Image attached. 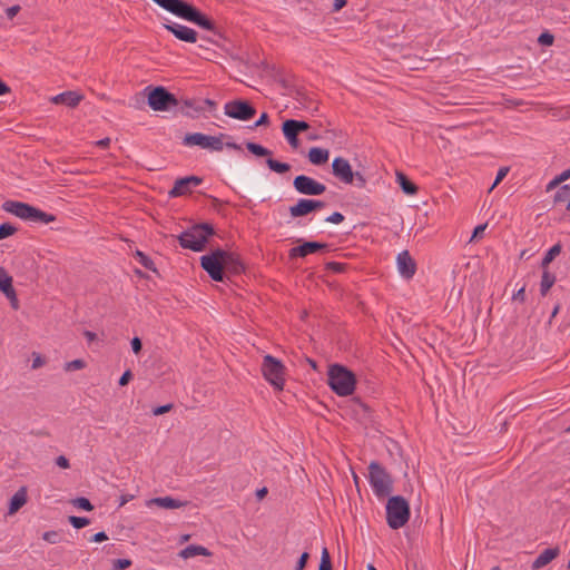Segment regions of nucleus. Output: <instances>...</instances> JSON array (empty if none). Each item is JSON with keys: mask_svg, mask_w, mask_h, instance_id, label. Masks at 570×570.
Masks as SVG:
<instances>
[{"mask_svg": "<svg viewBox=\"0 0 570 570\" xmlns=\"http://www.w3.org/2000/svg\"><path fill=\"white\" fill-rule=\"evenodd\" d=\"M200 266L215 282H224L227 275L236 276L245 271V265L238 254L222 248L203 255Z\"/></svg>", "mask_w": 570, "mask_h": 570, "instance_id": "nucleus-1", "label": "nucleus"}, {"mask_svg": "<svg viewBox=\"0 0 570 570\" xmlns=\"http://www.w3.org/2000/svg\"><path fill=\"white\" fill-rule=\"evenodd\" d=\"M163 9L168 12L185 19L189 22L195 23L196 26L213 32V35L223 38L219 29L216 27L215 22L200 12L196 7L185 0H153Z\"/></svg>", "mask_w": 570, "mask_h": 570, "instance_id": "nucleus-2", "label": "nucleus"}, {"mask_svg": "<svg viewBox=\"0 0 570 570\" xmlns=\"http://www.w3.org/2000/svg\"><path fill=\"white\" fill-rule=\"evenodd\" d=\"M2 209L16 217L30 223L49 224L57 220V216L43 212L32 205L18 200H6Z\"/></svg>", "mask_w": 570, "mask_h": 570, "instance_id": "nucleus-3", "label": "nucleus"}, {"mask_svg": "<svg viewBox=\"0 0 570 570\" xmlns=\"http://www.w3.org/2000/svg\"><path fill=\"white\" fill-rule=\"evenodd\" d=\"M214 234L215 229L212 224L200 223L184 230L177 239L183 248L202 252L206 248L208 238Z\"/></svg>", "mask_w": 570, "mask_h": 570, "instance_id": "nucleus-4", "label": "nucleus"}, {"mask_svg": "<svg viewBox=\"0 0 570 570\" xmlns=\"http://www.w3.org/2000/svg\"><path fill=\"white\" fill-rule=\"evenodd\" d=\"M327 383L337 395L348 396L355 390L356 379L347 367L341 364H332L328 367Z\"/></svg>", "mask_w": 570, "mask_h": 570, "instance_id": "nucleus-5", "label": "nucleus"}, {"mask_svg": "<svg viewBox=\"0 0 570 570\" xmlns=\"http://www.w3.org/2000/svg\"><path fill=\"white\" fill-rule=\"evenodd\" d=\"M409 502L401 495L391 497L386 503V521L391 529L396 530L406 524L410 519Z\"/></svg>", "mask_w": 570, "mask_h": 570, "instance_id": "nucleus-6", "label": "nucleus"}, {"mask_svg": "<svg viewBox=\"0 0 570 570\" xmlns=\"http://www.w3.org/2000/svg\"><path fill=\"white\" fill-rule=\"evenodd\" d=\"M368 481L379 498H384L393 491V480L386 470L376 461L368 465Z\"/></svg>", "mask_w": 570, "mask_h": 570, "instance_id": "nucleus-7", "label": "nucleus"}, {"mask_svg": "<svg viewBox=\"0 0 570 570\" xmlns=\"http://www.w3.org/2000/svg\"><path fill=\"white\" fill-rule=\"evenodd\" d=\"M147 104L154 111H168L178 106V99L163 86H148L145 88Z\"/></svg>", "mask_w": 570, "mask_h": 570, "instance_id": "nucleus-8", "label": "nucleus"}, {"mask_svg": "<svg viewBox=\"0 0 570 570\" xmlns=\"http://www.w3.org/2000/svg\"><path fill=\"white\" fill-rule=\"evenodd\" d=\"M333 175L342 183L355 185L358 188L366 186V179L360 171H353L351 164L343 157H335L332 163Z\"/></svg>", "mask_w": 570, "mask_h": 570, "instance_id": "nucleus-9", "label": "nucleus"}, {"mask_svg": "<svg viewBox=\"0 0 570 570\" xmlns=\"http://www.w3.org/2000/svg\"><path fill=\"white\" fill-rule=\"evenodd\" d=\"M262 374L265 380L274 386L275 390L282 391L284 389L285 366L276 357L269 354L264 356L262 363Z\"/></svg>", "mask_w": 570, "mask_h": 570, "instance_id": "nucleus-10", "label": "nucleus"}, {"mask_svg": "<svg viewBox=\"0 0 570 570\" xmlns=\"http://www.w3.org/2000/svg\"><path fill=\"white\" fill-rule=\"evenodd\" d=\"M227 137L225 134L218 136H208L202 132L186 134L183 138V144L188 147L198 146L203 149H210L213 151H222L224 148L223 139Z\"/></svg>", "mask_w": 570, "mask_h": 570, "instance_id": "nucleus-11", "label": "nucleus"}, {"mask_svg": "<svg viewBox=\"0 0 570 570\" xmlns=\"http://www.w3.org/2000/svg\"><path fill=\"white\" fill-rule=\"evenodd\" d=\"M224 114L233 119L247 121L255 117L256 108L248 100L234 99L225 104Z\"/></svg>", "mask_w": 570, "mask_h": 570, "instance_id": "nucleus-12", "label": "nucleus"}, {"mask_svg": "<svg viewBox=\"0 0 570 570\" xmlns=\"http://www.w3.org/2000/svg\"><path fill=\"white\" fill-rule=\"evenodd\" d=\"M246 148L249 153L257 157H267L266 165L272 171H275L277 174H285L291 170L289 164L282 163L279 160L272 158L271 156L273 153L268 148L252 141L246 142Z\"/></svg>", "mask_w": 570, "mask_h": 570, "instance_id": "nucleus-13", "label": "nucleus"}, {"mask_svg": "<svg viewBox=\"0 0 570 570\" xmlns=\"http://www.w3.org/2000/svg\"><path fill=\"white\" fill-rule=\"evenodd\" d=\"M294 189L302 195L320 196L325 193L326 186L306 175H298L293 180Z\"/></svg>", "mask_w": 570, "mask_h": 570, "instance_id": "nucleus-14", "label": "nucleus"}, {"mask_svg": "<svg viewBox=\"0 0 570 570\" xmlns=\"http://www.w3.org/2000/svg\"><path fill=\"white\" fill-rule=\"evenodd\" d=\"M326 206L325 202L313 198H301L297 203L289 207V215L293 218L306 216L315 210H320Z\"/></svg>", "mask_w": 570, "mask_h": 570, "instance_id": "nucleus-15", "label": "nucleus"}, {"mask_svg": "<svg viewBox=\"0 0 570 570\" xmlns=\"http://www.w3.org/2000/svg\"><path fill=\"white\" fill-rule=\"evenodd\" d=\"M203 179L200 177L194 175L178 178L168 195L171 198L187 195L191 191V187L200 185Z\"/></svg>", "mask_w": 570, "mask_h": 570, "instance_id": "nucleus-16", "label": "nucleus"}, {"mask_svg": "<svg viewBox=\"0 0 570 570\" xmlns=\"http://www.w3.org/2000/svg\"><path fill=\"white\" fill-rule=\"evenodd\" d=\"M397 269L401 276L410 279L416 272V263L411 257L409 250L401 252L396 257Z\"/></svg>", "mask_w": 570, "mask_h": 570, "instance_id": "nucleus-17", "label": "nucleus"}, {"mask_svg": "<svg viewBox=\"0 0 570 570\" xmlns=\"http://www.w3.org/2000/svg\"><path fill=\"white\" fill-rule=\"evenodd\" d=\"M164 28L171 32L180 41L189 43H195L197 41V32L189 27L178 23H165Z\"/></svg>", "mask_w": 570, "mask_h": 570, "instance_id": "nucleus-18", "label": "nucleus"}, {"mask_svg": "<svg viewBox=\"0 0 570 570\" xmlns=\"http://www.w3.org/2000/svg\"><path fill=\"white\" fill-rule=\"evenodd\" d=\"M327 247L328 244L326 243H320L314 240L304 242L303 244L289 249V257H306L309 254H314L321 249H326Z\"/></svg>", "mask_w": 570, "mask_h": 570, "instance_id": "nucleus-19", "label": "nucleus"}, {"mask_svg": "<svg viewBox=\"0 0 570 570\" xmlns=\"http://www.w3.org/2000/svg\"><path fill=\"white\" fill-rule=\"evenodd\" d=\"M0 291L11 299L13 307H17L16 291L12 286V277L3 267H0Z\"/></svg>", "mask_w": 570, "mask_h": 570, "instance_id": "nucleus-20", "label": "nucleus"}, {"mask_svg": "<svg viewBox=\"0 0 570 570\" xmlns=\"http://www.w3.org/2000/svg\"><path fill=\"white\" fill-rule=\"evenodd\" d=\"M82 100V96L76 91H65L57 96H53L50 101L55 105H65L70 108H75Z\"/></svg>", "mask_w": 570, "mask_h": 570, "instance_id": "nucleus-21", "label": "nucleus"}, {"mask_svg": "<svg viewBox=\"0 0 570 570\" xmlns=\"http://www.w3.org/2000/svg\"><path fill=\"white\" fill-rule=\"evenodd\" d=\"M148 504L149 505L155 504L163 509L173 510V509H179V508L185 507L187 504V502L180 501L178 499H174L171 497H159V498L150 499L148 501Z\"/></svg>", "mask_w": 570, "mask_h": 570, "instance_id": "nucleus-22", "label": "nucleus"}, {"mask_svg": "<svg viewBox=\"0 0 570 570\" xmlns=\"http://www.w3.org/2000/svg\"><path fill=\"white\" fill-rule=\"evenodd\" d=\"M558 554L559 550L557 548L546 549L535 558L531 568L533 570H539L556 559Z\"/></svg>", "mask_w": 570, "mask_h": 570, "instance_id": "nucleus-23", "label": "nucleus"}, {"mask_svg": "<svg viewBox=\"0 0 570 570\" xmlns=\"http://www.w3.org/2000/svg\"><path fill=\"white\" fill-rule=\"evenodd\" d=\"M307 157H308V160L311 164H313L315 166H322L328 161L330 151L324 148L312 147L308 150Z\"/></svg>", "mask_w": 570, "mask_h": 570, "instance_id": "nucleus-24", "label": "nucleus"}, {"mask_svg": "<svg viewBox=\"0 0 570 570\" xmlns=\"http://www.w3.org/2000/svg\"><path fill=\"white\" fill-rule=\"evenodd\" d=\"M180 111L187 117L197 118L200 112L205 111V107L199 105V101L197 100L187 99L180 107Z\"/></svg>", "mask_w": 570, "mask_h": 570, "instance_id": "nucleus-25", "label": "nucleus"}, {"mask_svg": "<svg viewBox=\"0 0 570 570\" xmlns=\"http://www.w3.org/2000/svg\"><path fill=\"white\" fill-rule=\"evenodd\" d=\"M27 502V489L20 488L10 499L9 513L13 514L21 509Z\"/></svg>", "mask_w": 570, "mask_h": 570, "instance_id": "nucleus-26", "label": "nucleus"}, {"mask_svg": "<svg viewBox=\"0 0 570 570\" xmlns=\"http://www.w3.org/2000/svg\"><path fill=\"white\" fill-rule=\"evenodd\" d=\"M396 181L405 195L412 196L417 193V186L402 171H396Z\"/></svg>", "mask_w": 570, "mask_h": 570, "instance_id": "nucleus-27", "label": "nucleus"}, {"mask_svg": "<svg viewBox=\"0 0 570 570\" xmlns=\"http://www.w3.org/2000/svg\"><path fill=\"white\" fill-rule=\"evenodd\" d=\"M557 277L549 268L542 269V276L540 282V294L546 296L550 288L554 285Z\"/></svg>", "mask_w": 570, "mask_h": 570, "instance_id": "nucleus-28", "label": "nucleus"}, {"mask_svg": "<svg viewBox=\"0 0 570 570\" xmlns=\"http://www.w3.org/2000/svg\"><path fill=\"white\" fill-rule=\"evenodd\" d=\"M212 553L203 546L190 544L179 552V557L183 559H189L196 556L208 557Z\"/></svg>", "mask_w": 570, "mask_h": 570, "instance_id": "nucleus-29", "label": "nucleus"}, {"mask_svg": "<svg viewBox=\"0 0 570 570\" xmlns=\"http://www.w3.org/2000/svg\"><path fill=\"white\" fill-rule=\"evenodd\" d=\"M295 99L297 101L296 108H298V109H301V108H303V109H311L312 115L318 112L317 104L314 107H312L314 101L306 94H304L302 91H297Z\"/></svg>", "mask_w": 570, "mask_h": 570, "instance_id": "nucleus-30", "label": "nucleus"}, {"mask_svg": "<svg viewBox=\"0 0 570 570\" xmlns=\"http://www.w3.org/2000/svg\"><path fill=\"white\" fill-rule=\"evenodd\" d=\"M562 250V245L560 243L554 244L543 256L540 267L542 269L549 268V265L553 262V259L560 255Z\"/></svg>", "mask_w": 570, "mask_h": 570, "instance_id": "nucleus-31", "label": "nucleus"}, {"mask_svg": "<svg viewBox=\"0 0 570 570\" xmlns=\"http://www.w3.org/2000/svg\"><path fill=\"white\" fill-rule=\"evenodd\" d=\"M135 256L138 258V262L147 269L156 272L155 263L151 258H149L146 254L140 250H137Z\"/></svg>", "mask_w": 570, "mask_h": 570, "instance_id": "nucleus-32", "label": "nucleus"}, {"mask_svg": "<svg viewBox=\"0 0 570 570\" xmlns=\"http://www.w3.org/2000/svg\"><path fill=\"white\" fill-rule=\"evenodd\" d=\"M318 570H333L331 556L326 548L322 550Z\"/></svg>", "mask_w": 570, "mask_h": 570, "instance_id": "nucleus-33", "label": "nucleus"}, {"mask_svg": "<svg viewBox=\"0 0 570 570\" xmlns=\"http://www.w3.org/2000/svg\"><path fill=\"white\" fill-rule=\"evenodd\" d=\"M282 131L284 136H298L297 127L294 125L293 119H287L282 124Z\"/></svg>", "mask_w": 570, "mask_h": 570, "instance_id": "nucleus-34", "label": "nucleus"}, {"mask_svg": "<svg viewBox=\"0 0 570 570\" xmlns=\"http://www.w3.org/2000/svg\"><path fill=\"white\" fill-rule=\"evenodd\" d=\"M570 198V186L563 185L561 186L554 195L556 203H562Z\"/></svg>", "mask_w": 570, "mask_h": 570, "instance_id": "nucleus-35", "label": "nucleus"}, {"mask_svg": "<svg viewBox=\"0 0 570 570\" xmlns=\"http://www.w3.org/2000/svg\"><path fill=\"white\" fill-rule=\"evenodd\" d=\"M68 520L75 529H82L90 523V520L85 517L70 515Z\"/></svg>", "mask_w": 570, "mask_h": 570, "instance_id": "nucleus-36", "label": "nucleus"}, {"mask_svg": "<svg viewBox=\"0 0 570 570\" xmlns=\"http://www.w3.org/2000/svg\"><path fill=\"white\" fill-rule=\"evenodd\" d=\"M72 504L76 508L85 510V511L94 510V505L91 504V502L87 498H83V497H79V498H76L75 500H72Z\"/></svg>", "mask_w": 570, "mask_h": 570, "instance_id": "nucleus-37", "label": "nucleus"}, {"mask_svg": "<svg viewBox=\"0 0 570 570\" xmlns=\"http://www.w3.org/2000/svg\"><path fill=\"white\" fill-rule=\"evenodd\" d=\"M17 233V228L10 223H3L0 225V239H4Z\"/></svg>", "mask_w": 570, "mask_h": 570, "instance_id": "nucleus-38", "label": "nucleus"}, {"mask_svg": "<svg viewBox=\"0 0 570 570\" xmlns=\"http://www.w3.org/2000/svg\"><path fill=\"white\" fill-rule=\"evenodd\" d=\"M508 173H509V167H501L498 170L494 183L490 187L489 191H492L503 180V178L508 175Z\"/></svg>", "mask_w": 570, "mask_h": 570, "instance_id": "nucleus-39", "label": "nucleus"}, {"mask_svg": "<svg viewBox=\"0 0 570 570\" xmlns=\"http://www.w3.org/2000/svg\"><path fill=\"white\" fill-rule=\"evenodd\" d=\"M86 366V363L83 360H73L71 362H67L66 365H65V370L70 372V371H76V370H81Z\"/></svg>", "mask_w": 570, "mask_h": 570, "instance_id": "nucleus-40", "label": "nucleus"}, {"mask_svg": "<svg viewBox=\"0 0 570 570\" xmlns=\"http://www.w3.org/2000/svg\"><path fill=\"white\" fill-rule=\"evenodd\" d=\"M130 559H115L112 561V569L114 570H125L128 569L131 566Z\"/></svg>", "mask_w": 570, "mask_h": 570, "instance_id": "nucleus-41", "label": "nucleus"}, {"mask_svg": "<svg viewBox=\"0 0 570 570\" xmlns=\"http://www.w3.org/2000/svg\"><path fill=\"white\" fill-rule=\"evenodd\" d=\"M553 41H554V37L552 33L548 32V31H544L542 32L539 38H538V42L542 46H552L553 45Z\"/></svg>", "mask_w": 570, "mask_h": 570, "instance_id": "nucleus-42", "label": "nucleus"}, {"mask_svg": "<svg viewBox=\"0 0 570 570\" xmlns=\"http://www.w3.org/2000/svg\"><path fill=\"white\" fill-rule=\"evenodd\" d=\"M345 268H346V264H344V263L328 262L326 264V269L333 271L335 273H342L345 271Z\"/></svg>", "mask_w": 570, "mask_h": 570, "instance_id": "nucleus-43", "label": "nucleus"}, {"mask_svg": "<svg viewBox=\"0 0 570 570\" xmlns=\"http://www.w3.org/2000/svg\"><path fill=\"white\" fill-rule=\"evenodd\" d=\"M308 559L309 553L306 551L303 552L296 562L295 570H304L306 568Z\"/></svg>", "mask_w": 570, "mask_h": 570, "instance_id": "nucleus-44", "label": "nucleus"}, {"mask_svg": "<svg viewBox=\"0 0 570 570\" xmlns=\"http://www.w3.org/2000/svg\"><path fill=\"white\" fill-rule=\"evenodd\" d=\"M42 539L49 543H57L59 541V533L57 531H47L42 534Z\"/></svg>", "mask_w": 570, "mask_h": 570, "instance_id": "nucleus-45", "label": "nucleus"}, {"mask_svg": "<svg viewBox=\"0 0 570 570\" xmlns=\"http://www.w3.org/2000/svg\"><path fill=\"white\" fill-rule=\"evenodd\" d=\"M485 228H487V224L478 225L474 228L473 233H472L470 242H473V240H476V239L481 238L483 233H484V230H485Z\"/></svg>", "mask_w": 570, "mask_h": 570, "instance_id": "nucleus-46", "label": "nucleus"}, {"mask_svg": "<svg viewBox=\"0 0 570 570\" xmlns=\"http://www.w3.org/2000/svg\"><path fill=\"white\" fill-rule=\"evenodd\" d=\"M173 404L171 403H168V404H165V405H160V406H157V407H154L153 409V414L158 416V415H163L167 412H169L171 409H173Z\"/></svg>", "mask_w": 570, "mask_h": 570, "instance_id": "nucleus-47", "label": "nucleus"}, {"mask_svg": "<svg viewBox=\"0 0 570 570\" xmlns=\"http://www.w3.org/2000/svg\"><path fill=\"white\" fill-rule=\"evenodd\" d=\"M130 345H131V350L135 354H139L141 352V348H142V342L141 340L138 337V336H135L131 342H130Z\"/></svg>", "mask_w": 570, "mask_h": 570, "instance_id": "nucleus-48", "label": "nucleus"}, {"mask_svg": "<svg viewBox=\"0 0 570 570\" xmlns=\"http://www.w3.org/2000/svg\"><path fill=\"white\" fill-rule=\"evenodd\" d=\"M344 220V216L338 213V212H335L333 213L332 215H330L328 217L325 218V222L327 223H332V224H340Z\"/></svg>", "mask_w": 570, "mask_h": 570, "instance_id": "nucleus-49", "label": "nucleus"}, {"mask_svg": "<svg viewBox=\"0 0 570 570\" xmlns=\"http://www.w3.org/2000/svg\"><path fill=\"white\" fill-rule=\"evenodd\" d=\"M294 121V125L297 127V131L301 134L303 131H306L308 130L312 125L305 120H296V119H293Z\"/></svg>", "mask_w": 570, "mask_h": 570, "instance_id": "nucleus-50", "label": "nucleus"}, {"mask_svg": "<svg viewBox=\"0 0 570 570\" xmlns=\"http://www.w3.org/2000/svg\"><path fill=\"white\" fill-rule=\"evenodd\" d=\"M131 379H132V373H131V371H130V370H127V371H125V372L122 373V375L120 376V379H119V381H118V384H119L120 386H125V385H127V384L130 382V380H131Z\"/></svg>", "mask_w": 570, "mask_h": 570, "instance_id": "nucleus-51", "label": "nucleus"}, {"mask_svg": "<svg viewBox=\"0 0 570 570\" xmlns=\"http://www.w3.org/2000/svg\"><path fill=\"white\" fill-rule=\"evenodd\" d=\"M269 125V116L266 112H263L261 117L255 121L254 128L268 126Z\"/></svg>", "mask_w": 570, "mask_h": 570, "instance_id": "nucleus-52", "label": "nucleus"}, {"mask_svg": "<svg viewBox=\"0 0 570 570\" xmlns=\"http://www.w3.org/2000/svg\"><path fill=\"white\" fill-rule=\"evenodd\" d=\"M513 301L524 302L525 301V285L521 286L512 296Z\"/></svg>", "mask_w": 570, "mask_h": 570, "instance_id": "nucleus-53", "label": "nucleus"}, {"mask_svg": "<svg viewBox=\"0 0 570 570\" xmlns=\"http://www.w3.org/2000/svg\"><path fill=\"white\" fill-rule=\"evenodd\" d=\"M21 10V7L19 4H16V6H12V7H9L7 10H6V14L8 17V19L12 20Z\"/></svg>", "mask_w": 570, "mask_h": 570, "instance_id": "nucleus-54", "label": "nucleus"}, {"mask_svg": "<svg viewBox=\"0 0 570 570\" xmlns=\"http://www.w3.org/2000/svg\"><path fill=\"white\" fill-rule=\"evenodd\" d=\"M56 464L61 469H68L70 466L69 460L65 455H59L56 459Z\"/></svg>", "mask_w": 570, "mask_h": 570, "instance_id": "nucleus-55", "label": "nucleus"}, {"mask_svg": "<svg viewBox=\"0 0 570 570\" xmlns=\"http://www.w3.org/2000/svg\"><path fill=\"white\" fill-rule=\"evenodd\" d=\"M287 140V142L289 144V146L293 148V149H297L299 147V139H298V136H284Z\"/></svg>", "mask_w": 570, "mask_h": 570, "instance_id": "nucleus-56", "label": "nucleus"}, {"mask_svg": "<svg viewBox=\"0 0 570 570\" xmlns=\"http://www.w3.org/2000/svg\"><path fill=\"white\" fill-rule=\"evenodd\" d=\"M106 540H108V535L106 534L105 531L97 532L91 538L92 542H102V541H106Z\"/></svg>", "mask_w": 570, "mask_h": 570, "instance_id": "nucleus-57", "label": "nucleus"}, {"mask_svg": "<svg viewBox=\"0 0 570 570\" xmlns=\"http://www.w3.org/2000/svg\"><path fill=\"white\" fill-rule=\"evenodd\" d=\"M199 105L204 106L205 109L208 108V109H215L216 108V102L212 99H204L202 101H199Z\"/></svg>", "mask_w": 570, "mask_h": 570, "instance_id": "nucleus-58", "label": "nucleus"}, {"mask_svg": "<svg viewBox=\"0 0 570 570\" xmlns=\"http://www.w3.org/2000/svg\"><path fill=\"white\" fill-rule=\"evenodd\" d=\"M347 3V0H334V3H333V10L334 11H340L341 9H343Z\"/></svg>", "mask_w": 570, "mask_h": 570, "instance_id": "nucleus-59", "label": "nucleus"}, {"mask_svg": "<svg viewBox=\"0 0 570 570\" xmlns=\"http://www.w3.org/2000/svg\"><path fill=\"white\" fill-rule=\"evenodd\" d=\"M135 497L132 494H124L120 497V500H119V507H122L125 505L126 503H128L129 501H131Z\"/></svg>", "mask_w": 570, "mask_h": 570, "instance_id": "nucleus-60", "label": "nucleus"}, {"mask_svg": "<svg viewBox=\"0 0 570 570\" xmlns=\"http://www.w3.org/2000/svg\"><path fill=\"white\" fill-rule=\"evenodd\" d=\"M10 92V87L0 79V96H3L6 94Z\"/></svg>", "mask_w": 570, "mask_h": 570, "instance_id": "nucleus-61", "label": "nucleus"}, {"mask_svg": "<svg viewBox=\"0 0 570 570\" xmlns=\"http://www.w3.org/2000/svg\"><path fill=\"white\" fill-rule=\"evenodd\" d=\"M570 178V168L562 171L558 177H557V181H564L567 179Z\"/></svg>", "mask_w": 570, "mask_h": 570, "instance_id": "nucleus-62", "label": "nucleus"}, {"mask_svg": "<svg viewBox=\"0 0 570 570\" xmlns=\"http://www.w3.org/2000/svg\"><path fill=\"white\" fill-rule=\"evenodd\" d=\"M98 147L107 148L110 145V138L106 137L104 139H100L96 142Z\"/></svg>", "mask_w": 570, "mask_h": 570, "instance_id": "nucleus-63", "label": "nucleus"}, {"mask_svg": "<svg viewBox=\"0 0 570 570\" xmlns=\"http://www.w3.org/2000/svg\"><path fill=\"white\" fill-rule=\"evenodd\" d=\"M83 335H85V337L87 338L88 342H94L97 338L96 333H94L91 331H85Z\"/></svg>", "mask_w": 570, "mask_h": 570, "instance_id": "nucleus-64", "label": "nucleus"}]
</instances>
